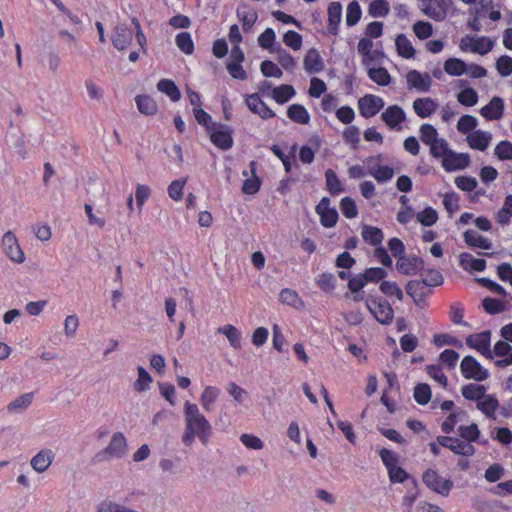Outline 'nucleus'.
<instances>
[{
    "label": "nucleus",
    "instance_id": "1",
    "mask_svg": "<svg viewBox=\"0 0 512 512\" xmlns=\"http://www.w3.org/2000/svg\"><path fill=\"white\" fill-rule=\"evenodd\" d=\"M420 139L424 144L430 146V153L434 158H440L449 151L448 142L443 138H438L437 129L431 124L421 125Z\"/></svg>",
    "mask_w": 512,
    "mask_h": 512
},
{
    "label": "nucleus",
    "instance_id": "2",
    "mask_svg": "<svg viewBox=\"0 0 512 512\" xmlns=\"http://www.w3.org/2000/svg\"><path fill=\"white\" fill-rule=\"evenodd\" d=\"M365 305L377 322L382 325H389L392 323L394 310L386 299L368 295Z\"/></svg>",
    "mask_w": 512,
    "mask_h": 512
},
{
    "label": "nucleus",
    "instance_id": "3",
    "mask_svg": "<svg viewBox=\"0 0 512 512\" xmlns=\"http://www.w3.org/2000/svg\"><path fill=\"white\" fill-rule=\"evenodd\" d=\"M423 483L433 492L448 496L454 483L451 479H443L436 470L427 469L422 475Z\"/></svg>",
    "mask_w": 512,
    "mask_h": 512
},
{
    "label": "nucleus",
    "instance_id": "4",
    "mask_svg": "<svg viewBox=\"0 0 512 512\" xmlns=\"http://www.w3.org/2000/svg\"><path fill=\"white\" fill-rule=\"evenodd\" d=\"M460 369L465 379L482 382L489 377L488 370L482 367L476 358L471 355H467L462 359Z\"/></svg>",
    "mask_w": 512,
    "mask_h": 512
},
{
    "label": "nucleus",
    "instance_id": "5",
    "mask_svg": "<svg viewBox=\"0 0 512 512\" xmlns=\"http://www.w3.org/2000/svg\"><path fill=\"white\" fill-rule=\"evenodd\" d=\"M207 132L210 134V141L221 150H229L234 144L232 138L234 130L228 125L217 122L215 128Z\"/></svg>",
    "mask_w": 512,
    "mask_h": 512
},
{
    "label": "nucleus",
    "instance_id": "6",
    "mask_svg": "<svg viewBox=\"0 0 512 512\" xmlns=\"http://www.w3.org/2000/svg\"><path fill=\"white\" fill-rule=\"evenodd\" d=\"M491 331L485 330L478 334L470 335L466 338V344L480 352L487 359H493V353L490 349Z\"/></svg>",
    "mask_w": 512,
    "mask_h": 512
},
{
    "label": "nucleus",
    "instance_id": "7",
    "mask_svg": "<svg viewBox=\"0 0 512 512\" xmlns=\"http://www.w3.org/2000/svg\"><path fill=\"white\" fill-rule=\"evenodd\" d=\"M437 443L448 448L454 454L469 457L475 454V447L472 444L461 441L458 438L450 436H438Z\"/></svg>",
    "mask_w": 512,
    "mask_h": 512
},
{
    "label": "nucleus",
    "instance_id": "8",
    "mask_svg": "<svg viewBox=\"0 0 512 512\" xmlns=\"http://www.w3.org/2000/svg\"><path fill=\"white\" fill-rule=\"evenodd\" d=\"M442 166L447 172L455 170H464L470 163V156L468 153H456L449 148L442 156Z\"/></svg>",
    "mask_w": 512,
    "mask_h": 512
},
{
    "label": "nucleus",
    "instance_id": "9",
    "mask_svg": "<svg viewBox=\"0 0 512 512\" xmlns=\"http://www.w3.org/2000/svg\"><path fill=\"white\" fill-rule=\"evenodd\" d=\"M383 107V99L372 94H366L358 100L359 112L366 119L375 116Z\"/></svg>",
    "mask_w": 512,
    "mask_h": 512
},
{
    "label": "nucleus",
    "instance_id": "10",
    "mask_svg": "<svg viewBox=\"0 0 512 512\" xmlns=\"http://www.w3.org/2000/svg\"><path fill=\"white\" fill-rule=\"evenodd\" d=\"M127 451L126 437L122 432H116L107 445L98 455H108L111 458H122Z\"/></svg>",
    "mask_w": 512,
    "mask_h": 512
},
{
    "label": "nucleus",
    "instance_id": "11",
    "mask_svg": "<svg viewBox=\"0 0 512 512\" xmlns=\"http://www.w3.org/2000/svg\"><path fill=\"white\" fill-rule=\"evenodd\" d=\"M111 40L117 50L124 51L131 45L133 35L126 24L120 23L114 28Z\"/></svg>",
    "mask_w": 512,
    "mask_h": 512
},
{
    "label": "nucleus",
    "instance_id": "12",
    "mask_svg": "<svg viewBox=\"0 0 512 512\" xmlns=\"http://www.w3.org/2000/svg\"><path fill=\"white\" fill-rule=\"evenodd\" d=\"M397 270L404 275H414L424 269V260L417 255L403 256L396 264Z\"/></svg>",
    "mask_w": 512,
    "mask_h": 512
},
{
    "label": "nucleus",
    "instance_id": "13",
    "mask_svg": "<svg viewBox=\"0 0 512 512\" xmlns=\"http://www.w3.org/2000/svg\"><path fill=\"white\" fill-rule=\"evenodd\" d=\"M245 102L250 111L258 114L262 119H270L276 116V113L261 100L258 93L248 95Z\"/></svg>",
    "mask_w": 512,
    "mask_h": 512
},
{
    "label": "nucleus",
    "instance_id": "14",
    "mask_svg": "<svg viewBox=\"0 0 512 512\" xmlns=\"http://www.w3.org/2000/svg\"><path fill=\"white\" fill-rule=\"evenodd\" d=\"M381 119L390 128L398 127V129H400L401 127L399 125L406 120V114L402 107L398 105H391L382 113Z\"/></svg>",
    "mask_w": 512,
    "mask_h": 512
},
{
    "label": "nucleus",
    "instance_id": "15",
    "mask_svg": "<svg viewBox=\"0 0 512 512\" xmlns=\"http://www.w3.org/2000/svg\"><path fill=\"white\" fill-rule=\"evenodd\" d=\"M406 78L409 89L414 88L418 91L427 92L431 87L432 80L427 73L421 74L417 70H411Z\"/></svg>",
    "mask_w": 512,
    "mask_h": 512
},
{
    "label": "nucleus",
    "instance_id": "16",
    "mask_svg": "<svg viewBox=\"0 0 512 512\" xmlns=\"http://www.w3.org/2000/svg\"><path fill=\"white\" fill-rule=\"evenodd\" d=\"M480 113L487 120H499L504 113L503 99L494 96L487 105L481 108Z\"/></svg>",
    "mask_w": 512,
    "mask_h": 512
},
{
    "label": "nucleus",
    "instance_id": "17",
    "mask_svg": "<svg viewBox=\"0 0 512 512\" xmlns=\"http://www.w3.org/2000/svg\"><path fill=\"white\" fill-rule=\"evenodd\" d=\"M303 66L307 73L316 74L324 69V62L315 48H310L303 59Z\"/></svg>",
    "mask_w": 512,
    "mask_h": 512
},
{
    "label": "nucleus",
    "instance_id": "18",
    "mask_svg": "<svg viewBox=\"0 0 512 512\" xmlns=\"http://www.w3.org/2000/svg\"><path fill=\"white\" fill-rule=\"evenodd\" d=\"M328 32L334 36L338 35L339 24L342 17V5L340 2H331L328 6Z\"/></svg>",
    "mask_w": 512,
    "mask_h": 512
},
{
    "label": "nucleus",
    "instance_id": "19",
    "mask_svg": "<svg viewBox=\"0 0 512 512\" xmlns=\"http://www.w3.org/2000/svg\"><path fill=\"white\" fill-rule=\"evenodd\" d=\"M53 459L54 453L50 449H44L38 452L31 459L30 464L35 471H37L38 473H43L52 464Z\"/></svg>",
    "mask_w": 512,
    "mask_h": 512
},
{
    "label": "nucleus",
    "instance_id": "20",
    "mask_svg": "<svg viewBox=\"0 0 512 512\" xmlns=\"http://www.w3.org/2000/svg\"><path fill=\"white\" fill-rule=\"evenodd\" d=\"M491 141V135L482 130H476L467 136L468 145L472 149L484 151L488 148Z\"/></svg>",
    "mask_w": 512,
    "mask_h": 512
},
{
    "label": "nucleus",
    "instance_id": "21",
    "mask_svg": "<svg viewBox=\"0 0 512 512\" xmlns=\"http://www.w3.org/2000/svg\"><path fill=\"white\" fill-rule=\"evenodd\" d=\"M437 108V103L432 98H417L413 102V109L420 118H427L432 115Z\"/></svg>",
    "mask_w": 512,
    "mask_h": 512
},
{
    "label": "nucleus",
    "instance_id": "22",
    "mask_svg": "<svg viewBox=\"0 0 512 512\" xmlns=\"http://www.w3.org/2000/svg\"><path fill=\"white\" fill-rule=\"evenodd\" d=\"M361 235L366 243L376 247L381 245L384 239V233L380 228L366 224L362 226Z\"/></svg>",
    "mask_w": 512,
    "mask_h": 512
},
{
    "label": "nucleus",
    "instance_id": "23",
    "mask_svg": "<svg viewBox=\"0 0 512 512\" xmlns=\"http://www.w3.org/2000/svg\"><path fill=\"white\" fill-rule=\"evenodd\" d=\"M464 241L469 247H478L484 250H488L491 248L492 243L479 235L476 231L472 229H468L463 233Z\"/></svg>",
    "mask_w": 512,
    "mask_h": 512
},
{
    "label": "nucleus",
    "instance_id": "24",
    "mask_svg": "<svg viewBox=\"0 0 512 512\" xmlns=\"http://www.w3.org/2000/svg\"><path fill=\"white\" fill-rule=\"evenodd\" d=\"M466 39H468L469 41H473V44L470 45L471 52L480 55L487 54L493 49L494 46V41L485 36H481L478 38H474L473 36H466Z\"/></svg>",
    "mask_w": 512,
    "mask_h": 512
},
{
    "label": "nucleus",
    "instance_id": "25",
    "mask_svg": "<svg viewBox=\"0 0 512 512\" xmlns=\"http://www.w3.org/2000/svg\"><path fill=\"white\" fill-rule=\"evenodd\" d=\"M287 116L290 120L298 124H308L310 122V114L301 104L290 105L287 109Z\"/></svg>",
    "mask_w": 512,
    "mask_h": 512
},
{
    "label": "nucleus",
    "instance_id": "26",
    "mask_svg": "<svg viewBox=\"0 0 512 512\" xmlns=\"http://www.w3.org/2000/svg\"><path fill=\"white\" fill-rule=\"evenodd\" d=\"M34 397L33 392L22 394L21 396L14 399L10 402L6 409L9 413H20L28 409V407L32 404Z\"/></svg>",
    "mask_w": 512,
    "mask_h": 512
},
{
    "label": "nucleus",
    "instance_id": "27",
    "mask_svg": "<svg viewBox=\"0 0 512 512\" xmlns=\"http://www.w3.org/2000/svg\"><path fill=\"white\" fill-rule=\"evenodd\" d=\"M395 45L397 49V53L405 58L410 59L415 56V49L411 44L410 40L406 37L405 34H398L395 39Z\"/></svg>",
    "mask_w": 512,
    "mask_h": 512
},
{
    "label": "nucleus",
    "instance_id": "28",
    "mask_svg": "<svg viewBox=\"0 0 512 512\" xmlns=\"http://www.w3.org/2000/svg\"><path fill=\"white\" fill-rule=\"evenodd\" d=\"M157 89L167 95L172 102H177L181 98V92L174 81L170 79H161L157 83Z\"/></svg>",
    "mask_w": 512,
    "mask_h": 512
},
{
    "label": "nucleus",
    "instance_id": "29",
    "mask_svg": "<svg viewBox=\"0 0 512 512\" xmlns=\"http://www.w3.org/2000/svg\"><path fill=\"white\" fill-rule=\"evenodd\" d=\"M444 70L448 75L461 76L468 72V65L460 58H449L444 63Z\"/></svg>",
    "mask_w": 512,
    "mask_h": 512
},
{
    "label": "nucleus",
    "instance_id": "30",
    "mask_svg": "<svg viewBox=\"0 0 512 512\" xmlns=\"http://www.w3.org/2000/svg\"><path fill=\"white\" fill-rule=\"evenodd\" d=\"M138 110L145 115H154L158 106L155 100L149 95H138L135 98Z\"/></svg>",
    "mask_w": 512,
    "mask_h": 512
},
{
    "label": "nucleus",
    "instance_id": "31",
    "mask_svg": "<svg viewBox=\"0 0 512 512\" xmlns=\"http://www.w3.org/2000/svg\"><path fill=\"white\" fill-rule=\"evenodd\" d=\"M5 141L9 147L14 149L17 153L22 156L25 155V141L21 131H7Z\"/></svg>",
    "mask_w": 512,
    "mask_h": 512
},
{
    "label": "nucleus",
    "instance_id": "32",
    "mask_svg": "<svg viewBox=\"0 0 512 512\" xmlns=\"http://www.w3.org/2000/svg\"><path fill=\"white\" fill-rule=\"evenodd\" d=\"M296 91L292 85L282 84L272 90V97L278 104H284L294 97Z\"/></svg>",
    "mask_w": 512,
    "mask_h": 512
},
{
    "label": "nucleus",
    "instance_id": "33",
    "mask_svg": "<svg viewBox=\"0 0 512 512\" xmlns=\"http://www.w3.org/2000/svg\"><path fill=\"white\" fill-rule=\"evenodd\" d=\"M463 397L467 400L478 401L486 396V387L478 384H467L461 388Z\"/></svg>",
    "mask_w": 512,
    "mask_h": 512
},
{
    "label": "nucleus",
    "instance_id": "34",
    "mask_svg": "<svg viewBox=\"0 0 512 512\" xmlns=\"http://www.w3.org/2000/svg\"><path fill=\"white\" fill-rule=\"evenodd\" d=\"M217 332L220 333V334H224L230 345L234 348V349H240L241 348V334L240 332L238 331V329L236 327H234L233 325H225V326H222V327H219L217 329Z\"/></svg>",
    "mask_w": 512,
    "mask_h": 512
},
{
    "label": "nucleus",
    "instance_id": "35",
    "mask_svg": "<svg viewBox=\"0 0 512 512\" xmlns=\"http://www.w3.org/2000/svg\"><path fill=\"white\" fill-rule=\"evenodd\" d=\"M138 378L133 383V389L136 392H145L150 389V384L153 382L152 376L142 366L137 368Z\"/></svg>",
    "mask_w": 512,
    "mask_h": 512
},
{
    "label": "nucleus",
    "instance_id": "36",
    "mask_svg": "<svg viewBox=\"0 0 512 512\" xmlns=\"http://www.w3.org/2000/svg\"><path fill=\"white\" fill-rule=\"evenodd\" d=\"M484 401L477 403V408L487 417L495 418V411L499 407V401L494 395H486Z\"/></svg>",
    "mask_w": 512,
    "mask_h": 512
},
{
    "label": "nucleus",
    "instance_id": "37",
    "mask_svg": "<svg viewBox=\"0 0 512 512\" xmlns=\"http://www.w3.org/2000/svg\"><path fill=\"white\" fill-rule=\"evenodd\" d=\"M423 284V280H410L405 286L407 295L411 298L427 297L430 293Z\"/></svg>",
    "mask_w": 512,
    "mask_h": 512
},
{
    "label": "nucleus",
    "instance_id": "38",
    "mask_svg": "<svg viewBox=\"0 0 512 512\" xmlns=\"http://www.w3.org/2000/svg\"><path fill=\"white\" fill-rule=\"evenodd\" d=\"M369 78L380 86H388L391 82V76L384 67L370 68L368 70Z\"/></svg>",
    "mask_w": 512,
    "mask_h": 512
},
{
    "label": "nucleus",
    "instance_id": "39",
    "mask_svg": "<svg viewBox=\"0 0 512 512\" xmlns=\"http://www.w3.org/2000/svg\"><path fill=\"white\" fill-rule=\"evenodd\" d=\"M413 397L419 405H426L432 397L431 388L426 383H419L414 387Z\"/></svg>",
    "mask_w": 512,
    "mask_h": 512
},
{
    "label": "nucleus",
    "instance_id": "40",
    "mask_svg": "<svg viewBox=\"0 0 512 512\" xmlns=\"http://www.w3.org/2000/svg\"><path fill=\"white\" fill-rule=\"evenodd\" d=\"M175 42L177 47L186 55H191L194 52V42L189 32L178 33Z\"/></svg>",
    "mask_w": 512,
    "mask_h": 512
},
{
    "label": "nucleus",
    "instance_id": "41",
    "mask_svg": "<svg viewBox=\"0 0 512 512\" xmlns=\"http://www.w3.org/2000/svg\"><path fill=\"white\" fill-rule=\"evenodd\" d=\"M362 16V11L358 1H351L346 10V24L349 27L356 25Z\"/></svg>",
    "mask_w": 512,
    "mask_h": 512
},
{
    "label": "nucleus",
    "instance_id": "42",
    "mask_svg": "<svg viewBox=\"0 0 512 512\" xmlns=\"http://www.w3.org/2000/svg\"><path fill=\"white\" fill-rule=\"evenodd\" d=\"M325 178H326L327 190L332 195H336V194L343 192L344 189L342 187V184L334 170H332V169L326 170Z\"/></svg>",
    "mask_w": 512,
    "mask_h": 512
},
{
    "label": "nucleus",
    "instance_id": "43",
    "mask_svg": "<svg viewBox=\"0 0 512 512\" xmlns=\"http://www.w3.org/2000/svg\"><path fill=\"white\" fill-rule=\"evenodd\" d=\"M220 395V390L213 386H206L201 395V404L206 411L211 410V406Z\"/></svg>",
    "mask_w": 512,
    "mask_h": 512
},
{
    "label": "nucleus",
    "instance_id": "44",
    "mask_svg": "<svg viewBox=\"0 0 512 512\" xmlns=\"http://www.w3.org/2000/svg\"><path fill=\"white\" fill-rule=\"evenodd\" d=\"M318 287L326 293L332 292L336 286V277L333 273L324 272L316 280Z\"/></svg>",
    "mask_w": 512,
    "mask_h": 512
},
{
    "label": "nucleus",
    "instance_id": "45",
    "mask_svg": "<svg viewBox=\"0 0 512 512\" xmlns=\"http://www.w3.org/2000/svg\"><path fill=\"white\" fill-rule=\"evenodd\" d=\"M482 307L490 315H495L503 312L506 308L503 301L492 298V297H486L482 301Z\"/></svg>",
    "mask_w": 512,
    "mask_h": 512
},
{
    "label": "nucleus",
    "instance_id": "46",
    "mask_svg": "<svg viewBox=\"0 0 512 512\" xmlns=\"http://www.w3.org/2000/svg\"><path fill=\"white\" fill-rule=\"evenodd\" d=\"M343 140L349 144L352 149L356 150L360 142V130L357 126L351 125L342 133Z\"/></svg>",
    "mask_w": 512,
    "mask_h": 512
},
{
    "label": "nucleus",
    "instance_id": "47",
    "mask_svg": "<svg viewBox=\"0 0 512 512\" xmlns=\"http://www.w3.org/2000/svg\"><path fill=\"white\" fill-rule=\"evenodd\" d=\"M236 14L242 22L244 32H249L258 19L257 12L254 10L251 12H245L238 8Z\"/></svg>",
    "mask_w": 512,
    "mask_h": 512
},
{
    "label": "nucleus",
    "instance_id": "48",
    "mask_svg": "<svg viewBox=\"0 0 512 512\" xmlns=\"http://www.w3.org/2000/svg\"><path fill=\"white\" fill-rule=\"evenodd\" d=\"M389 10V4L386 0H373L369 4L368 13L372 17H385Z\"/></svg>",
    "mask_w": 512,
    "mask_h": 512
},
{
    "label": "nucleus",
    "instance_id": "49",
    "mask_svg": "<svg viewBox=\"0 0 512 512\" xmlns=\"http://www.w3.org/2000/svg\"><path fill=\"white\" fill-rule=\"evenodd\" d=\"M416 218L423 226H432L438 220V213L432 207H426L416 214Z\"/></svg>",
    "mask_w": 512,
    "mask_h": 512
},
{
    "label": "nucleus",
    "instance_id": "50",
    "mask_svg": "<svg viewBox=\"0 0 512 512\" xmlns=\"http://www.w3.org/2000/svg\"><path fill=\"white\" fill-rule=\"evenodd\" d=\"M362 274L367 283H378L380 281H384L385 277L387 276L386 270L382 267H369L365 269Z\"/></svg>",
    "mask_w": 512,
    "mask_h": 512
},
{
    "label": "nucleus",
    "instance_id": "51",
    "mask_svg": "<svg viewBox=\"0 0 512 512\" xmlns=\"http://www.w3.org/2000/svg\"><path fill=\"white\" fill-rule=\"evenodd\" d=\"M274 52L278 53V63L288 71H291L294 69L296 62L292 55H290L285 49L281 47V45H278Z\"/></svg>",
    "mask_w": 512,
    "mask_h": 512
},
{
    "label": "nucleus",
    "instance_id": "52",
    "mask_svg": "<svg viewBox=\"0 0 512 512\" xmlns=\"http://www.w3.org/2000/svg\"><path fill=\"white\" fill-rule=\"evenodd\" d=\"M379 288L386 296H395L399 301L404 298L403 291L396 282L382 281Z\"/></svg>",
    "mask_w": 512,
    "mask_h": 512
},
{
    "label": "nucleus",
    "instance_id": "53",
    "mask_svg": "<svg viewBox=\"0 0 512 512\" xmlns=\"http://www.w3.org/2000/svg\"><path fill=\"white\" fill-rule=\"evenodd\" d=\"M458 432H459L460 437L463 438L464 440H466L469 444L471 442L477 441L479 438V435H480L478 426L475 423H472L469 426H464V425L460 426L458 428Z\"/></svg>",
    "mask_w": 512,
    "mask_h": 512
},
{
    "label": "nucleus",
    "instance_id": "54",
    "mask_svg": "<svg viewBox=\"0 0 512 512\" xmlns=\"http://www.w3.org/2000/svg\"><path fill=\"white\" fill-rule=\"evenodd\" d=\"M193 114L198 124L204 126L206 131H210L212 128H215L216 122H212L211 115L201 107L193 108Z\"/></svg>",
    "mask_w": 512,
    "mask_h": 512
},
{
    "label": "nucleus",
    "instance_id": "55",
    "mask_svg": "<svg viewBox=\"0 0 512 512\" xmlns=\"http://www.w3.org/2000/svg\"><path fill=\"white\" fill-rule=\"evenodd\" d=\"M276 39V33L272 28H266L265 31L259 35L258 44L263 49H269L274 52L276 47H273V43Z\"/></svg>",
    "mask_w": 512,
    "mask_h": 512
},
{
    "label": "nucleus",
    "instance_id": "56",
    "mask_svg": "<svg viewBox=\"0 0 512 512\" xmlns=\"http://www.w3.org/2000/svg\"><path fill=\"white\" fill-rule=\"evenodd\" d=\"M477 118L473 115L466 114L463 115L457 123V129L462 134H467L474 130L477 126Z\"/></svg>",
    "mask_w": 512,
    "mask_h": 512
},
{
    "label": "nucleus",
    "instance_id": "57",
    "mask_svg": "<svg viewBox=\"0 0 512 512\" xmlns=\"http://www.w3.org/2000/svg\"><path fill=\"white\" fill-rule=\"evenodd\" d=\"M340 209L346 218L353 219L358 215V208L351 197H344L340 202Z\"/></svg>",
    "mask_w": 512,
    "mask_h": 512
},
{
    "label": "nucleus",
    "instance_id": "58",
    "mask_svg": "<svg viewBox=\"0 0 512 512\" xmlns=\"http://www.w3.org/2000/svg\"><path fill=\"white\" fill-rule=\"evenodd\" d=\"M457 100L464 106H474L478 102V94L473 88H465L458 93Z\"/></svg>",
    "mask_w": 512,
    "mask_h": 512
},
{
    "label": "nucleus",
    "instance_id": "59",
    "mask_svg": "<svg viewBox=\"0 0 512 512\" xmlns=\"http://www.w3.org/2000/svg\"><path fill=\"white\" fill-rule=\"evenodd\" d=\"M370 174L379 182H387L389 181L393 175L394 170L393 168L386 166V165H379L373 170H370Z\"/></svg>",
    "mask_w": 512,
    "mask_h": 512
},
{
    "label": "nucleus",
    "instance_id": "60",
    "mask_svg": "<svg viewBox=\"0 0 512 512\" xmlns=\"http://www.w3.org/2000/svg\"><path fill=\"white\" fill-rule=\"evenodd\" d=\"M413 31L421 39H427L433 34V27L430 22L419 20L413 25Z\"/></svg>",
    "mask_w": 512,
    "mask_h": 512
},
{
    "label": "nucleus",
    "instance_id": "61",
    "mask_svg": "<svg viewBox=\"0 0 512 512\" xmlns=\"http://www.w3.org/2000/svg\"><path fill=\"white\" fill-rule=\"evenodd\" d=\"M320 216V223L325 228H332L337 224L339 215L336 208H332L321 213H318Z\"/></svg>",
    "mask_w": 512,
    "mask_h": 512
},
{
    "label": "nucleus",
    "instance_id": "62",
    "mask_svg": "<svg viewBox=\"0 0 512 512\" xmlns=\"http://www.w3.org/2000/svg\"><path fill=\"white\" fill-rule=\"evenodd\" d=\"M499 160H512V143L508 140L500 141L494 150Z\"/></svg>",
    "mask_w": 512,
    "mask_h": 512
},
{
    "label": "nucleus",
    "instance_id": "63",
    "mask_svg": "<svg viewBox=\"0 0 512 512\" xmlns=\"http://www.w3.org/2000/svg\"><path fill=\"white\" fill-rule=\"evenodd\" d=\"M302 36L294 30H288L283 36V42L293 50H299L302 46Z\"/></svg>",
    "mask_w": 512,
    "mask_h": 512
},
{
    "label": "nucleus",
    "instance_id": "64",
    "mask_svg": "<svg viewBox=\"0 0 512 512\" xmlns=\"http://www.w3.org/2000/svg\"><path fill=\"white\" fill-rule=\"evenodd\" d=\"M496 69L498 73L507 77L512 74V57L508 55L500 56L496 61Z\"/></svg>",
    "mask_w": 512,
    "mask_h": 512
}]
</instances>
